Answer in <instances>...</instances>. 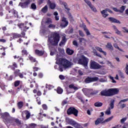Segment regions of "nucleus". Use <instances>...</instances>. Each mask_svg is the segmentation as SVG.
<instances>
[{
    "mask_svg": "<svg viewBox=\"0 0 128 128\" xmlns=\"http://www.w3.org/2000/svg\"><path fill=\"white\" fill-rule=\"evenodd\" d=\"M56 64H61L62 66V70H64V68H65V70H66V68H72V66L74 64L72 62L64 58H56Z\"/></svg>",
    "mask_w": 128,
    "mask_h": 128,
    "instance_id": "nucleus-1",
    "label": "nucleus"
},
{
    "mask_svg": "<svg viewBox=\"0 0 128 128\" xmlns=\"http://www.w3.org/2000/svg\"><path fill=\"white\" fill-rule=\"evenodd\" d=\"M60 37L58 34L56 32L52 33L50 36L48 38V42L52 46H56L58 44V42H60Z\"/></svg>",
    "mask_w": 128,
    "mask_h": 128,
    "instance_id": "nucleus-2",
    "label": "nucleus"
},
{
    "mask_svg": "<svg viewBox=\"0 0 128 128\" xmlns=\"http://www.w3.org/2000/svg\"><path fill=\"white\" fill-rule=\"evenodd\" d=\"M78 64H82L84 66L85 68H88V58H86L84 56H82V58H80L78 60Z\"/></svg>",
    "mask_w": 128,
    "mask_h": 128,
    "instance_id": "nucleus-3",
    "label": "nucleus"
},
{
    "mask_svg": "<svg viewBox=\"0 0 128 128\" xmlns=\"http://www.w3.org/2000/svg\"><path fill=\"white\" fill-rule=\"evenodd\" d=\"M68 114H74L75 116H78V110L76 109V108L74 107L70 108L67 110Z\"/></svg>",
    "mask_w": 128,
    "mask_h": 128,
    "instance_id": "nucleus-4",
    "label": "nucleus"
},
{
    "mask_svg": "<svg viewBox=\"0 0 128 128\" xmlns=\"http://www.w3.org/2000/svg\"><path fill=\"white\" fill-rule=\"evenodd\" d=\"M90 68L93 70H99V68H102V66L92 60L90 62Z\"/></svg>",
    "mask_w": 128,
    "mask_h": 128,
    "instance_id": "nucleus-5",
    "label": "nucleus"
},
{
    "mask_svg": "<svg viewBox=\"0 0 128 128\" xmlns=\"http://www.w3.org/2000/svg\"><path fill=\"white\" fill-rule=\"evenodd\" d=\"M109 92L110 94V96H114V94H118L120 92V90L116 88H110L109 89Z\"/></svg>",
    "mask_w": 128,
    "mask_h": 128,
    "instance_id": "nucleus-6",
    "label": "nucleus"
},
{
    "mask_svg": "<svg viewBox=\"0 0 128 128\" xmlns=\"http://www.w3.org/2000/svg\"><path fill=\"white\" fill-rule=\"evenodd\" d=\"M98 78L96 76L94 78H88L85 80V82L86 84H88L90 82H98Z\"/></svg>",
    "mask_w": 128,
    "mask_h": 128,
    "instance_id": "nucleus-7",
    "label": "nucleus"
},
{
    "mask_svg": "<svg viewBox=\"0 0 128 128\" xmlns=\"http://www.w3.org/2000/svg\"><path fill=\"white\" fill-rule=\"evenodd\" d=\"M108 12L112 14V11L110 10L108 8H106L104 10L101 11V14L102 15L103 18H106V16H108Z\"/></svg>",
    "mask_w": 128,
    "mask_h": 128,
    "instance_id": "nucleus-8",
    "label": "nucleus"
},
{
    "mask_svg": "<svg viewBox=\"0 0 128 128\" xmlns=\"http://www.w3.org/2000/svg\"><path fill=\"white\" fill-rule=\"evenodd\" d=\"M100 124H104V118L102 117H100L95 121V125L98 126Z\"/></svg>",
    "mask_w": 128,
    "mask_h": 128,
    "instance_id": "nucleus-9",
    "label": "nucleus"
},
{
    "mask_svg": "<svg viewBox=\"0 0 128 128\" xmlns=\"http://www.w3.org/2000/svg\"><path fill=\"white\" fill-rule=\"evenodd\" d=\"M48 4L51 10H55L56 8V4L54 2H50V0H48Z\"/></svg>",
    "mask_w": 128,
    "mask_h": 128,
    "instance_id": "nucleus-10",
    "label": "nucleus"
},
{
    "mask_svg": "<svg viewBox=\"0 0 128 128\" xmlns=\"http://www.w3.org/2000/svg\"><path fill=\"white\" fill-rule=\"evenodd\" d=\"M83 92H84V94H86V96H88V94H86V92H88V94H92V96H94V94H98V91H95L94 92H90V90L86 89V88H83L82 90Z\"/></svg>",
    "mask_w": 128,
    "mask_h": 128,
    "instance_id": "nucleus-11",
    "label": "nucleus"
},
{
    "mask_svg": "<svg viewBox=\"0 0 128 128\" xmlns=\"http://www.w3.org/2000/svg\"><path fill=\"white\" fill-rule=\"evenodd\" d=\"M101 96H110V89L108 90H104L100 92Z\"/></svg>",
    "mask_w": 128,
    "mask_h": 128,
    "instance_id": "nucleus-12",
    "label": "nucleus"
},
{
    "mask_svg": "<svg viewBox=\"0 0 128 128\" xmlns=\"http://www.w3.org/2000/svg\"><path fill=\"white\" fill-rule=\"evenodd\" d=\"M31 2H32V0H26V1H25V2L22 3V4H20V6L22 8H26L28 6V4H30Z\"/></svg>",
    "mask_w": 128,
    "mask_h": 128,
    "instance_id": "nucleus-13",
    "label": "nucleus"
},
{
    "mask_svg": "<svg viewBox=\"0 0 128 128\" xmlns=\"http://www.w3.org/2000/svg\"><path fill=\"white\" fill-rule=\"evenodd\" d=\"M62 21L64 22V24H61L60 26L62 28H66V26H68V22L66 20V18H62Z\"/></svg>",
    "mask_w": 128,
    "mask_h": 128,
    "instance_id": "nucleus-14",
    "label": "nucleus"
},
{
    "mask_svg": "<svg viewBox=\"0 0 128 128\" xmlns=\"http://www.w3.org/2000/svg\"><path fill=\"white\" fill-rule=\"evenodd\" d=\"M109 20L112 22H116V24H120V20L114 18H109Z\"/></svg>",
    "mask_w": 128,
    "mask_h": 128,
    "instance_id": "nucleus-15",
    "label": "nucleus"
},
{
    "mask_svg": "<svg viewBox=\"0 0 128 128\" xmlns=\"http://www.w3.org/2000/svg\"><path fill=\"white\" fill-rule=\"evenodd\" d=\"M83 28L86 36H90V30H88V29L86 28V25H83Z\"/></svg>",
    "mask_w": 128,
    "mask_h": 128,
    "instance_id": "nucleus-16",
    "label": "nucleus"
},
{
    "mask_svg": "<svg viewBox=\"0 0 128 128\" xmlns=\"http://www.w3.org/2000/svg\"><path fill=\"white\" fill-rule=\"evenodd\" d=\"M56 64L54 66V68H58V70L60 72H64V70H62V64Z\"/></svg>",
    "mask_w": 128,
    "mask_h": 128,
    "instance_id": "nucleus-17",
    "label": "nucleus"
},
{
    "mask_svg": "<svg viewBox=\"0 0 128 128\" xmlns=\"http://www.w3.org/2000/svg\"><path fill=\"white\" fill-rule=\"evenodd\" d=\"M106 47L108 48L111 52H112V50H114V47L110 43H108L107 45H106Z\"/></svg>",
    "mask_w": 128,
    "mask_h": 128,
    "instance_id": "nucleus-18",
    "label": "nucleus"
},
{
    "mask_svg": "<svg viewBox=\"0 0 128 128\" xmlns=\"http://www.w3.org/2000/svg\"><path fill=\"white\" fill-rule=\"evenodd\" d=\"M36 54L37 56H43L44 52V51H40V50H36Z\"/></svg>",
    "mask_w": 128,
    "mask_h": 128,
    "instance_id": "nucleus-19",
    "label": "nucleus"
},
{
    "mask_svg": "<svg viewBox=\"0 0 128 128\" xmlns=\"http://www.w3.org/2000/svg\"><path fill=\"white\" fill-rule=\"evenodd\" d=\"M45 24L46 26H48V24L50 25V24H52V21L50 18H48L46 21L45 22Z\"/></svg>",
    "mask_w": 128,
    "mask_h": 128,
    "instance_id": "nucleus-20",
    "label": "nucleus"
},
{
    "mask_svg": "<svg viewBox=\"0 0 128 128\" xmlns=\"http://www.w3.org/2000/svg\"><path fill=\"white\" fill-rule=\"evenodd\" d=\"M66 53L68 54H69L70 56H72V54H74V50L70 49L69 48H68L66 49Z\"/></svg>",
    "mask_w": 128,
    "mask_h": 128,
    "instance_id": "nucleus-21",
    "label": "nucleus"
},
{
    "mask_svg": "<svg viewBox=\"0 0 128 128\" xmlns=\"http://www.w3.org/2000/svg\"><path fill=\"white\" fill-rule=\"evenodd\" d=\"M96 50L100 52H102V54H104V56H106V52H104L102 48H100L99 47H96Z\"/></svg>",
    "mask_w": 128,
    "mask_h": 128,
    "instance_id": "nucleus-22",
    "label": "nucleus"
},
{
    "mask_svg": "<svg viewBox=\"0 0 128 128\" xmlns=\"http://www.w3.org/2000/svg\"><path fill=\"white\" fill-rule=\"evenodd\" d=\"M24 114H25L26 115V120H28V118H30V112H28V111H26V110L24 111Z\"/></svg>",
    "mask_w": 128,
    "mask_h": 128,
    "instance_id": "nucleus-23",
    "label": "nucleus"
},
{
    "mask_svg": "<svg viewBox=\"0 0 128 128\" xmlns=\"http://www.w3.org/2000/svg\"><path fill=\"white\" fill-rule=\"evenodd\" d=\"M48 6H47V5H46L44 8H43L42 9V12L46 13V12H48Z\"/></svg>",
    "mask_w": 128,
    "mask_h": 128,
    "instance_id": "nucleus-24",
    "label": "nucleus"
},
{
    "mask_svg": "<svg viewBox=\"0 0 128 128\" xmlns=\"http://www.w3.org/2000/svg\"><path fill=\"white\" fill-rule=\"evenodd\" d=\"M114 118V116H112L111 117H110L108 118L107 119L104 120V124H106V122H110Z\"/></svg>",
    "mask_w": 128,
    "mask_h": 128,
    "instance_id": "nucleus-25",
    "label": "nucleus"
},
{
    "mask_svg": "<svg viewBox=\"0 0 128 128\" xmlns=\"http://www.w3.org/2000/svg\"><path fill=\"white\" fill-rule=\"evenodd\" d=\"M94 106H96L98 108L100 107V106H102V103L100 102H96L94 104Z\"/></svg>",
    "mask_w": 128,
    "mask_h": 128,
    "instance_id": "nucleus-26",
    "label": "nucleus"
},
{
    "mask_svg": "<svg viewBox=\"0 0 128 128\" xmlns=\"http://www.w3.org/2000/svg\"><path fill=\"white\" fill-rule=\"evenodd\" d=\"M118 72V74L120 76V78H124V73H122V71L119 70Z\"/></svg>",
    "mask_w": 128,
    "mask_h": 128,
    "instance_id": "nucleus-27",
    "label": "nucleus"
},
{
    "mask_svg": "<svg viewBox=\"0 0 128 128\" xmlns=\"http://www.w3.org/2000/svg\"><path fill=\"white\" fill-rule=\"evenodd\" d=\"M114 100H111L110 106L112 109L114 108Z\"/></svg>",
    "mask_w": 128,
    "mask_h": 128,
    "instance_id": "nucleus-28",
    "label": "nucleus"
},
{
    "mask_svg": "<svg viewBox=\"0 0 128 128\" xmlns=\"http://www.w3.org/2000/svg\"><path fill=\"white\" fill-rule=\"evenodd\" d=\"M114 48H118V50H120V52H123L122 50L120 48V47H118V44H114Z\"/></svg>",
    "mask_w": 128,
    "mask_h": 128,
    "instance_id": "nucleus-29",
    "label": "nucleus"
},
{
    "mask_svg": "<svg viewBox=\"0 0 128 128\" xmlns=\"http://www.w3.org/2000/svg\"><path fill=\"white\" fill-rule=\"evenodd\" d=\"M23 104H24V102H18V108H22Z\"/></svg>",
    "mask_w": 128,
    "mask_h": 128,
    "instance_id": "nucleus-30",
    "label": "nucleus"
},
{
    "mask_svg": "<svg viewBox=\"0 0 128 128\" xmlns=\"http://www.w3.org/2000/svg\"><path fill=\"white\" fill-rule=\"evenodd\" d=\"M63 4L64 6V8H66V10H68V12L70 10V8H68V4L64 2Z\"/></svg>",
    "mask_w": 128,
    "mask_h": 128,
    "instance_id": "nucleus-31",
    "label": "nucleus"
},
{
    "mask_svg": "<svg viewBox=\"0 0 128 128\" xmlns=\"http://www.w3.org/2000/svg\"><path fill=\"white\" fill-rule=\"evenodd\" d=\"M106 114H108V116H110V108H109L105 112Z\"/></svg>",
    "mask_w": 128,
    "mask_h": 128,
    "instance_id": "nucleus-32",
    "label": "nucleus"
},
{
    "mask_svg": "<svg viewBox=\"0 0 128 128\" xmlns=\"http://www.w3.org/2000/svg\"><path fill=\"white\" fill-rule=\"evenodd\" d=\"M63 92L62 89V88H60V87H58L57 88V92L58 94H62Z\"/></svg>",
    "mask_w": 128,
    "mask_h": 128,
    "instance_id": "nucleus-33",
    "label": "nucleus"
},
{
    "mask_svg": "<svg viewBox=\"0 0 128 128\" xmlns=\"http://www.w3.org/2000/svg\"><path fill=\"white\" fill-rule=\"evenodd\" d=\"M70 88H72L73 90H78V88L74 86V85L72 84L69 85Z\"/></svg>",
    "mask_w": 128,
    "mask_h": 128,
    "instance_id": "nucleus-34",
    "label": "nucleus"
},
{
    "mask_svg": "<svg viewBox=\"0 0 128 128\" xmlns=\"http://www.w3.org/2000/svg\"><path fill=\"white\" fill-rule=\"evenodd\" d=\"M49 28H56V25L50 24L48 26Z\"/></svg>",
    "mask_w": 128,
    "mask_h": 128,
    "instance_id": "nucleus-35",
    "label": "nucleus"
},
{
    "mask_svg": "<svg viewBox=\"0 0 128 128\" xmlns=\"http://www.w3.org/2000/svg\"><path fill=\"white\" fill-rule=\"evenodd\" d=\"M31 8H32V10H36V5L34 3H32L31 4Z\"/></svg>",
    "mask_w": 128,
    "mask_h": 128,
    "instance_id": "nucleus-36",
    "label": "nucleus"
},
{
    "mask_svg": "<svg viewBox=\"0 0 128 128\" xmlns=\"http://www.w3.org/2000/svg\"><path fill=\"white\" fill-rule=\"evenodd\" d=\"M78 32L80 36H82V38L84 36V32H82V31L81 30H79Z\"/></svg>",
    "mask_w": 128,
    "mask_h": 128,
    "instance_id": "nucleus-37",
    "label": "nucleus"
},
{
    "mask_svg": "<svg viewBox=\"0 0 128 128\" xmlns=\"http://www.w3.org/2000/svg\"><path fill=\"white\" fill-rule=\"evenodd\" d=\"M109 78H110V80H112V82H113L114 84H116V80H114L113 76H110Z\"/></svg>",
    "mask_w": 128,
    "mask_h": 128,
    "instance_id": "nucleus-38",
    "label": "nucleus"
},
{
    "mask_svg": "<svg viewBox=\"0 0 128 128\" xmlns=\"http://www.w3.org/2000/svg\"><path fill=\"white\" fill-rule=\"evenodd\" d=\"M120 104V108H126V105L124 104H122V103H121V104Z\"/></svg>",
    "mask_w": 128,
    "mask_h": 128,
    "instance_id": "nucleus-39",
    "label": "nucleus"
},
{
    "mask_svg": "<svg viewBox=\"0 0 128 128\" xmlns=\"http://www.w3.org/2000/svg\"><path fill=\"white\" fill-rule=\"evenodd\" d=\"M90 8H91L92 10V12H96V9L94 6L92 5V6L90 7Z\"/></svg>",
    "mask_w": 128,
    "mask_h": 128,
    "instance_id": "nucleus-40",
    "label": "nucleus"
},
{
    "mask_svg": "<svg viewBox=\"0 0 128 128\" xmlns=\"http://www.w3.org/2000/svg\"><path fill=\"white\" fill-rule=\"evenodd\" d=\"M128 118L125 117L122 118V119L120 120V122L121 124H124V122H126V119Z\"/></svg>",
    "mask_w": 128,
    "mask_h": 128,
    "instance_id": "nucleus-41",
    "label": "nucleus"
},
{
    "mask_svg": "<svg viewBox=\"0 0 128 128\" xmlns=\"http://www.w3.org/2000/svg\"><path fill=\"white\" fill-rule=\"evenodd\" d=\"M124 6H122L120 8V10H119L120 12H124Z\"/></svg>",
    "mask_w": 128,
    "mask_h": 128,
    "instance_id": "nucleus-42",
    "label": "nucleus"
},
{
    "mask_svg": "<svg viewBox=\"0 0 128 128\" xmlns=\"http://www.w3.org/2000/svg\"><path fill=\"white\" fill-rule=\"evenodd\" d=\"M86 4H88V6H90V8L92 6V2H90L88 1V0H85Z\"/></svg>",
    "mask_w": 128,
    "mask_h": 128,
    "instance_id": "nucleus-43",
    "label": "nucleus"
},
{
    "mask_svg": "<svg viewBox=\"0 0 128 128\" xmlns=\"http://www.w3.org/2000/svg\"><path fill=\"white\" fill-rule=\"evenodd\" d=\"M74 126V128H80V124L76 123V122L75 124H74V126Z\"/></svg>",
    "mask_w": 128,
    "mask_h": 128,
    "instance_id": "nucleus-44",
    "label": "nucleus"
},
{
    "mask_svg": "<svg viewBox=\"0 0 128 128\" xmlns=\"http://www.w3.org/2000/svg\"><path fill=\"white\" fill-rule=\"evenodd\" d=\"M94 54L96 56H99V58H102V56H100V54L98 53V52H96V50H94Z\"/></svg>",
    "mask_w": 128,
    "mask_h": 128,
    "instance_id": "nucleus-45",
    "label": "nucleus"
},
{
    "mask_svg": "<svg viewBox=\"0 0 128 128\" xmlns=\"http://www.w3.org/2000/svg\"><path fill=\"white\" fill-rule=\"evenodd\" d=\"M70 22H72V24H74V18H72V16L71 15L70 16Z\"/></svg>",
    "mask_w": 128,
    "mask_h": 128,
    "instance_id": "nucleus-46",
    "label": "nucleus"
},
{
    "mask_svg": "<svg viewBox=\"0 0 128 128\" xmlns=\"http://www.w3.org/2000/svg\"><path fill=\"white\" fill-rule=\"evenodd\" d=\"M76 122L72 120H70L69 122L70 124H71V126H74V124H75Z\"/></svg>",
    "mask_w": 128,
    "mask_h": 128,
    "instance_id": "nucleus-47",
    "label": "nucleus"
},
{
    "mask_svg": "<svg viewBox=\"0 0 128 128\" xmlns=\"http://www.w3.org/2000/svg\"><path fill=\"white\" fill-rule=\"evenodd\" d=\"M78 40H79V42H80V43L86 41V39H84V38H79Z\"/></svg>",
    "mask_w": 128,
    "mask_h": 128,
    "instance_id": "nucleus-48",
    "label": "nucleus"
},
{
    "mask_svg": "<svg viewBox=\"0 0 128 128\" xmlns=\"http://www.w3.org/2000/svg\"><path fill=\"white\" fill-rule=\"evenodd\" d=\"M128 98L124 99L123 100H121L119 104H122V102H128Z\"/></svg>",
    "mask_w": 128,
    "mask_h": 128,
    "instance_id": "nucleus-49",
    "label": "nucleus"
},
{
    "mask_svg": "<svg viewBox=\"0 0 128 128\" xmlns=\"http://www.w3.org/2000/svg\"><path fill=\"white\" fill-rule=\"evenodd\" d=\"M24 26V24L22 23L18 24V26H19L20 28H22V27Z\"/></svg>",
    "mask_w": 128,
    "mask_h": 128,
    "instance_id": "nucleus-50",
    "label": "nucleus"
},
{
    "mask_svg": "<svg viewBox=\"0 0 128 128\" xmlns=\"http://www.w3.org/2000/svg\"><path fill=\"white\" fill-rule=\"evenodd\" d=\"M99 82H106V80L104 78H100L99 80Z\"/></svg>",
    "mask_w": 128,
    "mask_h": 128,
    "instance_id": "nucleus-51",
    "label": "nucleus"
},
{
    "mask_svg": "<svg viewBox=\"0 0 128 128\" xmlns=\"http://www.w3.org/2000/svg\"><path fill=\"white\" fill-rule=\"evenodd\" d=\"M73 44L74 46H78V42H76V40L73 41Z\"/></svg>",
    "mask_w": 128,
    "mask_h": 128,
    "instance_id": "nucleus-52",
    "label": "nucleus"
},
{
    "mask_svg": "<svg viewBox=\"0 0 128 128\" xmlns=\"http://www.w3.org/2000/svg\"><path fill=\"white\" fill-rule=\"evenodd\" d=\"M29 58H30V60H32V62H36V59H34V58L30 56H29Z\"/></svg>",
    "mask_w": 128,
    "mask_h": 128,
    "instance_id": "nucleus-53",
    "label": "nucleus"
},
{
    "mask_svg": "<svg viewBox=\"0 0 128 128\" xmlns=\"http://www.w3.org/2000/svg\"><path fill=\"white\" fill-rule=\"evenodd\" d=\"M30 126H32V128H36V124H30Z\"/></svg>",
    "mask_w": 128,
    "mask_h": 128,
    "instance_id": "nucleus-54",
    "label": "nucleus"
},
{
    "mask_svg": "<svg viewBox=\"0 0 128 128\" xmlns=\"http://www.w3.org/2000/svg\"><path fill=\"white\" fill-rule=\"evenodd\" d=\"M20 84V81H16L14 82L15 86H18Z\"/></svg>",
    "mask_w": 128,
    "mask_h": 128,
    "instance_id": "nucleus-55",
    "label": "nucleus"
},
{
    "mask_svg": "<svg viewBox=\"0 0 128 128\" xmlns=\"http://www.w3.org/2000/svg\"><path fill=\"white\" fill-rule=\"evenodd\" d=\"M22 54H28V52H26V50H22Z\"/></svg>",
    "mask_w": 128,
    "mask_h": 128,
    "instance_id": "nucleus-56",
    "label": "nucleus"
},
{
    "mask_svg": "<svg viewBox=\"0 0 128 128\" xmlns=\"http://www.w3.org/2000/svg\"><path fill=\"white\" fill-rule=\"evenodd\" d=\"M116 34H122V32H120V30H116V31H115Z\"/></svg>",
    "mask_w": 128,
    "mask_h": 128,
    "instance_id": "nucleus-57",
    "label": "nucleus"
},
{
    "mask_svg": "<svg viewBox=\"0 0 128 128\" xmlns=\"http://www.w3.org/2000/svg\"><path fill=\"white\" fill-rule=\"evenodd\" d=\"M59 78H60V80H64L65 77L64 76H62V75H60L59 76Z\"/></svg>",
    "mask_w": 128,
    "mask_h": 128,
    "instance_id": "nucleus-58",
    "label": "nucleus"
},
{
    "mask_svg": "<svg viewBox=\"0 0 128 128\" xmlns=\"http://www.w3.org/2000/svg\"><path fill=\"white\" fill-rule=\"evenodd\" d=\"M126 74L128 75V64H126Z\"/></svg>",
    "mask_w": 128,
    "mask_h": 128,
    "instance_id": "nucleus-59",
    "label": "nucleus"
},
{
    "mask_svg": "<svg viewBox=\"0 0 128 128\" xmlns=\"http://www.w3.org/2000/svg\"><path fill=\"white\" fill-rule=\"evenodd\" d=\"M42 106L44 110L48 109V106H46V104H44Z\"/></svg>",
    "mask_w": 128,
    "mask_h": 128,
    "instance_id": "nucleus-60",
    "label": "nucleus"
},
{
    "mask_svg": "<svg viewBox=\"0 0 128 128\" xmlns=\"http://www.w3.org/2000/svg\"><path fill=\"white\" fill-rule=\"evenodd\" d=\"M20 72V70H16L14 72L15 74H18V75L19 74H20V73H19Z\"/></svg>",
    "mask_w": 128,
    "mask_h": 128,
    "instance_id": "nucleus-61",
    "label": "nucleus"
},
{
    "mask_svg": "<svg viewBox=\"0 0 128 128\" xmlns=\"http://www.w3.org/2000/svg\"><path fill=\"white\" fill-rule=\"evenodd\" d=\"M78 74L80 76H82L84 74V72H82L81 70H78Z\"/></svg>",
    "mask_w": 128,
    "mask_h": 128,
    "instance_id": "nucleus-62",
    "label": "nucleus"
},
{
    "mask_svg": "<svg viewBox=\"0 0 128 128\" xmlns=\"http://www.w3.org/2000/svg\"><path fill=\"white\" fill-rule=\"evenodd\" d=\"M4 116H10V114L8 112H5L4 114Z\"/></svg>",
    "mask_w": 128,
    "mask_h": 128,
    "instance_id": "nucleus-63",
    "label": "nucleus"
},
{
    "mask_svg": "<svg viewBox=\"0 0 128 128\" xmlns=\"http://www.w3.org/2000/svg\"><path fill=\"white\" fill-rule=\"evenodd\" d=\"M113 10L114 12H120V10H118V8H113Z\"/></svg>",
    "mask_w": 128,
    "mask_h": 128,
    "instance_id": "nucleus-64",
    "label": "nucleus"
}]
</instances>
